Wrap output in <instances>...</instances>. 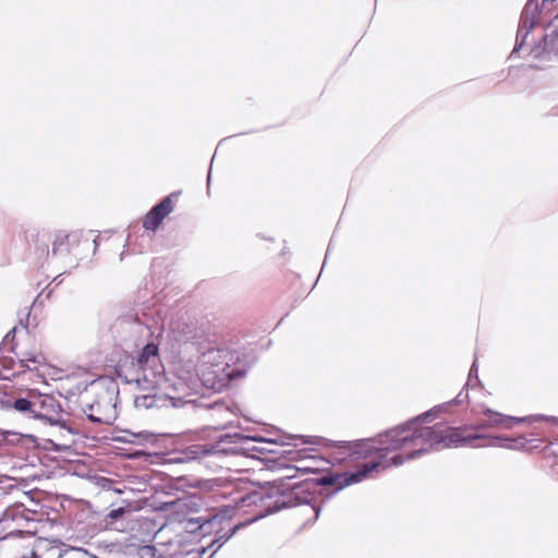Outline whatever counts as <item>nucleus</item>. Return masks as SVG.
<instances>
[{
	"mask_svg": "<svg viewBox=\"0 0 558 558\" xmlns=\"http://www.w3.org/2000/svg\"><path fill=\"white\" fill-rule=\"evenodd\" d=\"M489 444L490 441L473 433V426L451 427L435 424L414 429L405 425L399 426L379 435L377 439L339 441L338 447L361 463L354 472L325 475L315 485L335 486L336 490H340L388 468L399 466L432 449L484 447Z\"/></svg>",
	"mask_w": 558,
	"mask_h": 558,
	"instance_id": "f257e3e1",
	"label": "nucleus"
},
{
	"mask_svg": "<svg viewBox=\"0 0 558 558\" xmlns=\"http://www.w3.org/2000/svg\"><path fill=\"white\" fill-rule=\"evenodd\" d=\"M161 322L159 310L141 307L120 315L111 327V331L125 351L137 348L154 335V327Z\"/></svg>",
	"mask_w": 558,
	"mask_h": 558,
	"instance_id": "f03ea898",
	"label": "nucleus"
},
{
	"mask_svg": "<svg viewBox=\"0 0 558 558\" xmlns=\"http://www.w3.org/2000/svg\"><path fill=\"white\" fill-rule=\"evenodd\" d=\"M193 345H195L199 363L216 368L208 372V376L213 374L217 377L218 373L221 372L226 378L235 379L245 375L244 369L232 367L241 360V353L236 348L209 339L197 340L193 342Z\"/></svg>",
	"mask_w": 558,
	"mask_h": 558,
	"instance_id": "7ed1b4c3",
	"label": "nucleus"
},
{
	"mask_svg": "<svg viewBox=\"0 0 558 558\" xmlns=\"http://www.w3.org/2000/svg\"><path fill=\"white\" fill-rule=\"evenodd\" d=\"M291 461L281 459V509L304 506L317 518L318 511L314 505L315 482L311 480H301L300 482L289 483L293 478L301 476L299 464H290Z\"/></svg>",
	"mask_w": 558,
	"mask_h": 558,
	"instance_id": "20e7f679",
	"label": "nucleus"
},
{
	"mask_svg": "<svg viewBox=\"0 0 558 558\" xmlns=\"http://www.w3.org/2000/svg\"><path fill=\"white\" fill-rule=\"evenodd\" d=\"M312 444L301 436L286 435L281 432V459L293 461L299 464L301 476L318 473L323 470L324 461L312 454L311 448H298L300 445Z\"/></svg>",
	"mask_w": 558,
	"mask_h": 558,
	"instance_id": "39448f33",
	"label": "nucleus"
},
{
	"mask_svg": "<svg viewBox=\"0 0 558 558\" xmlns=\"http://www.w3.org/2000/svg\"><path fill=\"white\" fill-rule=\"evenodd\" d=\"M36 410L34 411V418L44 421L51 426H59L65 429L69 434L75 435L76 430L70 422L62 417V407L60 402L52 396L41 395L36 401Z\"/></svg>",
	"mask_w": 558,
	"mask_h": 558,
	"instance_id": "423d86ee",
	"label": "nucleus"
},
{
	"mask_svg": "<svg viewBox=\"0 0 558 558\" xmlns=\"http://www.w3.org/2000/svg\"><path fill=\"white\" fill-rule=\"evenodd\" d=\"M250 499L252 502H264L267 499H270L271 502L268 505L265 511H260L248 522H255L259 519L267 517L268 514L275 513L279 511V485L274 482H267L259 490H256L250 495Z\"/></svg>",
	"mask_w": 558,
	"mask_h": 558,
	"instance_id": "0eeeda50",
	"label": "nucleus"
},
{
	"mask_svg": "<svg viewBox=\"0 0 558 558\" xmlns=\"http://www.w3.org/2000/svg\"><path fill=\"white\" fill-rule=\"evenodd\" d=\"M174 193L163 197L155 204L144 216L143 228L146 231L155 232L163 222L165 218L173 210L172 196Z\"/></svg>",
	"mask_w": 558,
	"mask_h": 558,
	"instance_id": "6e6552de",
	"label": "nucleus"
},
{
	"mask_svg": "<svg viewBox=\"0 0 558 558\" xmlns=\"http://www.w3.org/2000/svg\"><path fill=\"white\" fill-rule=\"evenodd\" d=\"M14 492H20L19 487L12 483L11 477L0 478V521L14 520L15 515L23 510V504H15L11 506L4 501L5 497Z\"/></svg>",
	"mask_w": 558,
	"mask_h": 558,
	"instance_id": "1a4fd4ad",
	"label": "nucleus"
},
{
	"mask_svg": "<svg viewBox=\"0 0 558 558\" xmlns=\"http://www.w3.org/2000/svg\"><path fill=\"white\" fill-rule=\"evenodd\" d=\"M227 439H235V445H233V449L230 451L235 452V456H245L257 459L255 456L256 444L258 442H268L264 437H253L248 435H243L240 433H227Z\"/></svg>",
	"mask_w": 558,
	"mask_h": 558,
	"instance_id": "9d476101",
	"label": "nucleus"
},
{
	"mask_svg": "<svg viewBox=\"0 0 558 558\" xmlns=\"http://www.w3.org/2000/svg\"><path fill=\"white\" fill-rule=\"evenodd\" d=\"M222 518L215 513H208L206 515H199L196 518L186 519L184 524V530L187 533H197L201 532L203 536L210 534L214 532L216 525H220Z\"/></svg>",
	"mask_w": 558,
	"mask_h": 558,
	"instance_id": "9b49d317",
	"label": "nucleus"
},
{
	"mask_svg": "<svg viewBox=\"0 0 558 558\" xmlns=\"http://www.w3.org/2000/svg\"><path fill=\"white\" fill-rule=\"evenodd\" d=\"M131 512L130 506H122L110 510L100 521V529L124 532L128 526V517Z\"/></svg>",
	"mask_w": 558,
	"mask_h": 558,
	"instance_id": "f8f14e48",
	"label": "nucleus"
},
{
	"mask_svg": "<svg viewBox=\"0 0 558 558\" xmlns=\"http://www.w3.org/2000/svg\"><path fill=\"white\" fill-rule=\"evenodd\" d=\"M480 415L483 417L478 420L477 427L486 428V427H512L514 423L522 422L523 418L506 416L499 412H495L488 408H483L480 412Z\"/></svg>",
	"mask_w": 558,
	"mask_h": 558,
	"instance_id": "ddd939ff",
	"label": "nucleus"
},
{
	"mask_svg": "<svg viewBox=\"0 0 558 558\" xmlns=\"http://www.w3.org/2000/svg\"><path fill=\"white\" fill-rule=\"evenodd\" d=\"M25 239L29 242L33 241L36 243L35 245V256L37 262L40 265H44L45 262L51 256V251L49 250V242L51 240V235L48 232H39L36 230H27L25 232Z\"/></svg>",
	"mask_w": 558,
	"mask_h": 558,
	"instance_id": "4468645a",
	"label": "nucleus"
},
{
	"mask_svg": "<svg viewBox=\"0 0 558 558\" xmlns=\"http://www.w3.org/2000/svg\"><path fill=\"white\" fill-rule=\"evenodd\" d=\"M159 362V345L154 341L146 342L136 356V366L146 372L147 368L153 369ZM151 373L154 375L160 374L159 371H151Z\"/></svg>",
	"mask_w": 558,
	"mask_h": 558,
	"instance_id": "2eb2a0df",
	"label": "nucleus"
},
{
	"mask_svg": "<svg viewBox=\"0 0 558 558\" xmlns=\"http://www.w3.org/2000/svg\"><path fill=\"white\" fill-rule=\"evenodd\" d=\"M199 408H204L206 410H210L221 420H226L229 422V417L231 415H236L238 405L234 404L231 400H225L223 398H218L213 402L203 403L201 402Z\"/></svg>",
	"mask_w": 558,
	"mask_h": 558,
	"instance_id": "dca6fc26",
	"label": "nucleus"
},
{
	"mask_svg": "<svg viewBox=\"0 0 558 558\" xmlns=\"http://www.w3.org/2000/svg\"><path fill=\"white\" fill-rule=\"evenodd\" d=\"M82 410L86 417L96 424H111L112 420L116 417L114 414L102 413L99 399L93 403H86L83 405Z\"/></svg>",
	"mask_w": 558,
	"mask_h": 558,
	"instance_id": "f3484780",
	"label": "nucleus"
},
{
	"mask_svg": "<svg viewBox=\"0 0 558 558\" xmlns=\"http://www.w3.org/2000/svg\"><path fill=\"white\" fill-rule=\"evenodd\" d=\"M71 253L70 234L58 231L51 241V256L62 257Z\"/></svg>",
	"mask_w": 558,
	"mask_h": 558,
	"instance_id": "a211bd4d",
	"label": "nucleus"
},
{
	"mask_svg": "<svg viewBox=\"0 0 558 558\" xmlns=\"http://www.w3.org/2000/svg\"><path fill=\"white\" fill-rule=\"evenodd\" d=\"M0 408L1 409H14L17 412L21 413H27L29 414V417L34 418V411L36 410V404H34V401H31L27 398L20 397L12 400H2L0 399Z\"/></svg>",
	"mask_w": 558,
	"mask_h": 558,
	"instance_id": "6ab92c4d",
	"label": "nucleus"
},
{
	"mask_svg": "<svg viewBox=\"0 0 558 558\" xmlns=\"http://www.w3.org/2000/svg\"><path fill=\"white\" fill-rule=\"evenodd\" d=\"M286 293L292 299L303 298L306 293V287L303 284L299 276L293 274L287 275L284 278Z\"/></svg>",
	"mask_w": 558,
	"mask_h": 558,
	"instance_id": "aec40b11",
	"label": "nucleus"
},
{
	"mask_svg": "<svg viewBox=\"0 0 558 558\" xmlns=\"http://www.w3.org/2000/svg\"><path fill=\"white\" fill-rule=\"evenodd\" d=\"M241 526H242V524H235L225 533H221L220 530L216 531L214 529V532H216V536L208 544V547H211V548L215 547V549L208 558H213L214 555L217 553V550L222 545H225L241 529Z\"/></svg>",
	"mask_w": 558,
	"mask_h": 558,
	"instance_id": "412c9836",
	"label": "nucleus"
},
{
	"mask_svg": "<svg viewBox=\"0 0 558 558\" xmlns=\"http://www.w3.org/2000/svg\"><path fill=\"white\" fill-rule=\"evenodd\" d=\"M227 433L220 435L216 440L207 444H196V450L201 452V457H208V456H218L219 451H223L225 449H221V442L226 441Z\"/></svg>",
	"mask_w": 558,
	"mask_h": 558,
	"instance_id": "4be33fe9",
	"label": "nucleus"
},
{
	"mask_svg": "<svg viewBox=\"0 0 558 558\" xmlns=\"http://www.w3.org/2000/svg\"><path fill=\"white\" fill-rule=\"evenodd\" d=\"M22 438L29 439L33 442L36 441V437L34 435L21 434V433L13 432V430L0 429V441H5L8 444L15 445V444H19Z\"/></svg>",
	"mask_w": 558,
	"mask_h": 558,
	"instance_id": "5701e85b",
	"label": "nucleus"
},
{
	"mask_svg": "<svg viewBox=\"0 0 558 558\" xmlns=\"http://www.w3.org/2000/svg\"><path fill=\"white\" fill-rule=\"evenodd\" d=\"M158 400L159 399L155 395L137 396L134 400V405L137 409H151L157 407Z\"/></svg>",
	"mask_w": 558,
	"mask_h": 558,
	"instance_id": "b1692460",
	"label": "nucleus"
},
{
	"mask_svg": "<svg viewBox=\"0 0 558 558\" xmlns=\"http://www.w3.org/2000/svg\"><path fill=\"white\" fill-rule=\"evenodd\" d=\"M221 449H225L223 451H219L218 456L220 457H228V456H235V452L230 451V449H233V445H235V439H226V441L221 442Z\"/></svg>",
	"mask_w": 558,
	"mask_h": 558,
	"instance_id": "393cba45",
	"label": "nucleus"
},
{
	"mask_svg": "<svg viewBox=\"0 0 558 558\" xmlns=\"http://www.w3.org/2000/svg\"><path fill=\"white\" fill-rule=\"evenodd\" d=\"M542 10L555 13V17H558V0H543Z\"/></svg>",
	"mask_w": 558,
	"mask_h": 558,
	"instance_id": "a878e982",
	"label": "nucleus"
},
{
	"mask_svg": "<svg viewBox=\"0 0 558 558\" xmlns=\"http://www.w3.org/2000/svg\"><path fill=\"white\" fill-rule=\"evenodd\" d=\"M23 535V532L20 530H15L12 532L7 533L5 535H0V544H3L5 542L15 541L21 538Z\"/></svg>",
	"mask_w": 558,
	"mask_h": 558,
	"instance_id": "bb28decb",
	"label": "nucleus"
},
{
	"mask_svg": "<svg viewBox=\"0 0 558 558\" xmlns=\"http://www.w3.org/2000/svg\"><path fill=\"white\" fill-rule=\"evenodd\" d=\"M169 401L173 408H183L195 402L194 400H184L180 397H170Z\"/></svg>",
	"mask_w": 558,
	"mask_h": 558,
	"instance_id": "cd10ccee",
	"label": "nucleus"
},
{
	"mask_svg": "<svg viewBox=\"0 0 558 558\" xmlns=\"http://www.w3.org/2000/svg\"><path fill=\"white\" fill-rule=\"evenodd\" d=\"M24 359L27 361V362H32L34 364H41L44 361H45V357L41 353H33V352H27L25 353V356Z\"/></svg>",
	"mask_w": 558,
	"mask_h": 558,
	"instance_id": "c85d7f7f",
	"label": "nucleus"
},
{
	"mask_svg": "<svg viewBox=\"0 0 558 558\" xmlns=\"http://www.w3.org/2000/svg\"><path fill=\"white\" fill-rule=\"evenodd\" d=\"M187 459H197L201 457V452L196 450V445L187 447L184 451Z\"/></svg>",
	"mask_w": 558,
	"mask_h": 558,
	"instance_id": "c756f323",
	"label": "nucleus"
},
{
	"mask_svg": "<svg viewBox=\"0 0 558 558\" xmlns=\"http://www.w3.org/2000/svg\"><path fill=\"white\" fill-rule=\"evenodd\" d=\"M106 396L108 397L109 399V402L112 401L113 397L114 398H118L119 396V388L116 386V385H111V388H108L106 391H105Z\"/></svg>",
	"mask_w": 558,
	"mask_h": 558,
	"instance_id": "7c9ffc66",
	"label": "nucleus"
},
{
	"mask_svg": "<svg viewBox=\"0 0 558 558\" xmlns=\"http://www.w3.org/2000/svg\"><path fill=\"white\" fill-rule=\"evenodd\" d=\"M549 46L551 50H555L558 52V29L555 31L551 35H549Z\"/></svg>",
	"mask_w": 558,
	"mask_h": 558,
	"instance_id": "2f4dec72",
	"label": "nucleus"
},
{
	"mask_svg": "<svg viewBox=\"0 0 558 558\" xmlns=\"http://www.w3.org/2000/svg\"><path fill=\"white\" fill-rule=\"evenodd\" d=\"M0 363L4 368H9L14 364V360L9 359V357H3V359H0Z\"/></svg>",
	"mask_w": 558,
	"mask_h": 558,
	"instance_id": "473e14b6",
	"label": "nucleus"
},
{
	"mask_svg": "<svg viewBox=\"0 0 558 558\" xmlns=\"http://www.w3.org/2000/svg\"><path fill=\"white\" fill-rule=\"evenodd\" d=\"M19 366L22 368V372H25V371H33L28 365H27V361L23 357V359H20L19 361Z\"/></svg>",
	"mask_w": 558,
	"mask_h": 558,
	"instance_id": "72a5a7b5",
	"label": "nucleus"
},
{
	"mask_svg": "<svg viewBox=\"0 0 558 558\" xmlns=\"http://www.w3.org/2000/svg\"><path fill=\"white\" fill-rule=\"evenodd\" d=\"M16 329H17V327H16V326H14V327H13V328H12V329L7 333V335H5V337H4V341H9L10 339H12V340H13V339H14V337H15Z\"/></svg>",
	"mask_w": 558,
	"mask_h": 558,
	"instance_id": "f704fd0d",
	"label": "nucleus"
},
{
	"mask_svg": "<svg viewBox=\"0 0 558 558\" xmlns=\"http://www.w3.org/2000/svg\"><path fill=\"white\" fill-rule=\"evenodd\" d=\"M29 315H31V310L28 308V311L25 313V323L23 322V319L21 318L20 323L24 326V328L27 329V322H28V318H29Z\"/></svg>",
	"mask_w": 558,
	"mask_h": 558,
	"instance_id": "c9c22d12",
	"label": "nucleus"
},
{
	"mask_svg": "<svg viewBox=\"0 0 558 558\" xmlns=\"http://www.w3.org/2000/svg\"><path fill=\"white\" fill-rule=\"evenodd\" d=\"M264 452H272V450H268L264 447H259L256 445L255 456H257V453H264Z\"/></svg>",
	"mask_w": 558,
	"mask_h": 558,
	"instance_id": "e433bc0d",
	"label": "nucleus"
},
{
	"mask_svg": "<svg viewBox=\"0 0 558 558\" xmlns=\"http://www.w3.org/2000/svg\"><path fill=\"white\" fill-rule=\"evenodd\" d=\"M223 385H225L223 379H221V380H219V381H218V384L214 383V384L211 385V388H214V389L218 390V389H220Z\"/></svg>",
	"mask_w": 558,
	"mask_h": 558,
	"instance_id": "4c0bfd02",
	"label": "nucleus"
},
{
	"mask_svg": "<svg viewBox=\"0 0 558 558\" xmlns=\"http://www.w3.org/2000/svg\"><path fill=\"white\" fill-rule=\"evenodd\" d=\"M209 549H211V547H208V545H207V546H205V547H202V548L198 550V554H199V555H204V554H206V551H207V550H209Z\"/></svg>",
	"mask_w": 558,
	"mask_h": 558,
	"instance_id": "58836bf2",
	"label": "nucleus"
},
{
	"mask_svg": "<svg viewBox=\"0 0 558 558\" xmlns=\"http://www.w3.org/2000/svg\"><path fill=\"white\" fill-rule=\"evenodd\" d=\"M210 179H211V167L209 168L208 175H207V186L208 187H209V184H210Z\"/></svg>",
	"mask_w": 558,
	"mask_h": 558,
	"instance_id": "ea45409f",
	"label": "nucleus"
}]
</instances>
